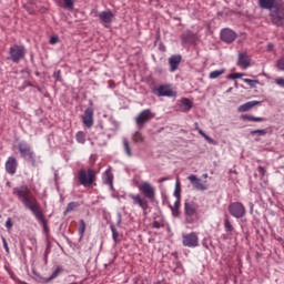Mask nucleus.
Returning <instances> with one entry per match:
<instances>
[{
	"label": "nucleus",
	"instance_id": "1",
	"mask_svg": "<svg viewBox=\"0 0 284 284\" xmlns=\"http://www.w3.org/2000/svg\"><path fill=\"white\" fill-rule=\"evenodd\" d=\"M13 196H17L18 201L22 203L26 210H29L36 220L42 225L43 232L45 234L50 233V227L48 226V220L45 219V214H43V210H41V204L37 200V196L32 194L30 187L28 185L16 186L12 189Z\"/></svg>",
	"mask_w": 284,
	"mask_h": 284
},
{
	"label": "nucleus",
	"instance_id": "2",
	"mask_svg": "<svg viewBox=\"0 0 284 284\" xmlns=\"http://www.w3.org/2000/svg\"><path fill=\"white\" fill-rule=\"evenodd\" d=\"M78 181L83 187H90L97 181V172L92 169H82L78 172Z\"/></svg>",
	"mask_w": 284,
	"mask_h": 284
},
{
	"label": "nucleus",
	"instance_id": "3",
	"mask_svg": "<svg viewBox=\"0 0 284 284\" xmlns=\"http://www.w3.org/2000/svg\"><path fill=\"white\" fill-rule=\"evenodd\" d=\"M9 59L13 63H19V61H22V59H26V47L14 44L9 50Z\"/></svg>",
	"mask_w": 284,
	"mask_h": 284
},
{
	"label": "nucleus",
	"instance_id": "4",
	"mask_svg": "<svg viewBox=\"0 0 284 284\" xmlns=\"http://www.w3.org/2000/svg\"><path fill=\"white\" fill-rule=\"evenodd\" d=\"M16 148L20 152L22 159H28V161L34 163V151H32L27 142H20Z\"/></svg>",
	"mask_w": 284,
	"mask_h": 284
},
{
	"label": "nucleus",
	"instance_id": "5",
	"mask_svg": "<svg viewBox=\"0 0 284 284\" xmlns=\"http://www.w3.org/2000/svg\"><path fill=\"white\" fill-rule=\"evenodd\" d=\"M229 212L234 219H243L245 216V205L240 202H233L229 205Z\"/></svg>",
	"mask_w": 284,
	"mask_h": 284
},
{
	"label": "nucleus",
	"instance_id": "6",
	"mask_svg": "<svg viewBox=\"0 0 284 284\" xmlns=\"http://www.w3.org/2000/svg\"><path fill=\"white\" fill-rule=\"evenodd\" d=\"M156 97H176V90L171 84H162L154 89Z\"/></svg>",
	"mask_w": 284,
	"mask_h": 284
},
{
	"label": "nucleus",
	"instance_id": "7",
	"mask_svg": "<svg viewBox=\"0 0 284 284\" xmlns=\"http://www.w3.org/2000/svg\"><path fill=\"white\" fill-rule=\"evenodd\" d=\"M182 245L184 247H199V234L196 232H191L182 236Z\"/></svg>",
	"mask_w": 284,
	"mask_h": 284
},
{
	"label": "nucleus",
	"instance_id": "8",
	"mask_svg": "<svg viewBox=\"0 0 284 284\" xmlns=\"http://www.w3.org/2000/svg\"><path fill=\"white\" fill-rule=\"evenodd\" d=\"M139 190L145 196V199H149V201H154V197L156 196V190H154V186H152L150 182H142L139 185Z\"/></svg>",
	"mask_w": 284,
	"mask_h": 284
},
{
	"label": "nucleus",
	"instance_id": "9",
	"mask_svg": "<svg viewBox=\"0 0 284 284\" xmlns=\"http://www.w3.org/2000/svg\"><path fill=\"white\" fill-rule=\"evenodd\" d=\"M151 119H154V113H152L150 109L142 111L135 119V123L139 130H142L143 125H145V123H148V121H150Z\"/></svg>",
	"mask_w": 284,
	"mask_h": 284
},
{
	"label": "nucleus",
	"instance_id": "10",
	"mask_svg": "<svg viewBox=\"0 0 284 284\" xmlns=\"http://www.w3.org/2000/svg\"><path fill=\"white\" fill-rule=\"evenodd\" d=\"M130 199L133 201V205H138L143 210V214L145 216L148 214V209L150 207L148 200L141 197L139 194H131Z\"/></svg>",
	"mask_w": 284,
	"mask_h": 284
},
{
	"label": "nucleus",
	"instance_id": "11",
	"mask_svg": "<svg viewBox=\"0 0 284 284\" xmlns=\"http://www.w3.org/2000/svg\"><path fill=\"white\" fill-rule=\"evenodd\" d=\"M7 174L14 176L17 174V168H19V162H17V158L9 156L4 164Z\"/></svg>",
	"mask_w": 284,
	"mask_h": 284
},
{
	"label": "nucleus",
	"instance_id": "12",
	"mask_svg": "<svg viewBox=\"0 0 284 284\" xmlns=\"http://www.w3.org/2000/svg\"><path fill=\"white\" fill-rule=\"evenodd\" d=\"M187 180L190 181L191 185H193L194 190H197L199 192H205V190H207V185L204 184L203 181L196 175L191 174L187 176Z\"/></svg>",
	"mask_w": 284,
	"mask_h": 284
},
{
	"label": "nucleus",
	"instance_id": "13",
	"mask_svg": "<svg viewBox=\"0 0 284 284\" xmlns=\"http://www.w3.org/2000/svg\"><path fill=\"white\" fill-rule=\"evenodd\" d=\"M237 65L242 70H247V68H250V65H252V58H250V55H247L246 52L239 53Z\"/></svg>",
	"mask_w": 284,
	"mask_h": 284
},
{
	"label": "nucleus",
	"instance_id": "14",
	"mask_svg": "<svg viewBox=\"0 0 284 284\" xmlns=\"http://www.w3.org/2000/svg\"><path fill=\"white\" fill-rule=\"evenodd\" d=\"M82 123L84 128H92L94 125V111H92V108H88L84 111V114L82 115Z\"/></svg>",
	"mask_w": 284,
	"mask_h": 284
},
{
	"label": "nucleus",
	"instance_id": "15",
	"mask_svg": "<svg viewBox=\"0 0 284 284\" xmlns=\"http://www.w3.org/2000/svg\"><path fill=\"white\" fill-rule=\"evenodd\" d=\"M98 17H99L101 23H103V26H105V28H108V26H110L111 22L114 21V13L110 10L101 11L100 13H98Z\"/></svg>",
	"mask_w": 284,
	"mask_h": 284
},
{
	"label": "nucleus",
	"instance_id": "16",
	"mask_svg": "<svg viewBox=\"0 0 284 284\" xmlns=\"http://www.w3.org/2000/svg\"><path fill=\"white\" fill-rule=\"evenodd\" d=\"M220 37L224 43H233V41H236V32H234L232 29H223Z\"/></svg>",
	"mask_w": 284,
	"mask_h": 284
},
{
	"label": "nucleus",
	"instance_id": "17",
	"mask_svg": "<svg viewBox=\"0 0 284 284\" xmlns=\"http://www.w3.org/2000/svg\"><path fill=\"white\" fill-rule=\"evenodd\" d=\"M271 18L275 26H283L284 12L281 9L271 10Z\"/></svg>",
	"mask_w": 284,
	"mask_h": 284
},
{
	"label": "nucleus",
	"instance_id": "18",
	"mask_svg": "<svg viewBox=\"0 0 284 284\" xmlns=\"http://www.w3.org/2000/svg\"><path fill=\"white\" fill-rule=\"evenodd\" d=\"M103 183L109 185L111 190L114 189V174H112V169H108L102 175Z\"/></svg>",
	"mask_w": 284,
	"mask_h": 284
},
{
	"label": "nucleus",
	"instance_id": "19",
	"mask_svg": "<svg viewBox=\"0 0 284 284\" xmlns=\"http://www.w3.org/2000/svg\"><path fill=\"white\" fill-rule=\"evenodd\" d=\"M181 55H172L171 58H169L171 72H176V70H179V65H181Z\"/></svg>",
	"mask_w": 284,
	"mask_h": 284
},
{
	"label": "nucleus",
	"instance_id": "20",
	"mask_svg": "<svg viewBox=\"0 0 284 284\" xmlns=\"http://www.w3.org/2000/svg\"><path fill=\"white\" fill-rule=\"evenodd\" d=\"M181 39L183 45H185L186 43H194L196 41V33L192 31H186L184 34H182Z\"/></svg>",
	"mask_w": 284,
	"mask_h": 284
},
{
	"label": "nucleus",
	"instance_id": "21",
	"mask_svg": "<svg viewBox=\"0 0 284 284\" xmlns=\"http://www.w3.org/2000/svg\"><path fill=\"white\" fill-rule=\"evenodd\" d=\"M258 3L263 10H274L276 0H258Z\"/></svg>",
	"mask_w": 284,
	"mask_h": 284
},
{
	"label": "nucleus",
	"instance_id": "22",
	"mask_svg": "<svg viewBox=\"0 0 284 284\" xmlns=\"http://www.w3.org/2000/svg\"><path fill=\"white\" fill-rule=\"evenodd\" d=\"M184 212L186 216H194L196 214V206L192 202H185Z\"/></svg>",
	"mask_w": 284,
	"mask_h": 284
},
{
	"label": "nucleus",
	"instance_id": "23",
	"mask_svg": "<svg viewBox=\"0 0 284 284\" xmlns=\"http://www.w3.org/2000/svg\"><path fill=\"white\" fill-rule=\"evenodd\" d=\"M242 121H255V122H263L265 121V118H257L250 114H242L241 115Z\"/></svg>",
	"mask_w": 284,
	"mask_h": 284
},
{
	"label": "nucleus",
	"instance_id": "24",
	"mask_svg": "<svg viewBox=\"0 0 284 284\" xmlns=\"http://www.w3.org/2000/svg\"><path fill=\"white\" fill-rule=\"evenodd\" d=\"M81 204H79V202H70L67 205V209L64 211V215L65 214H70V212H74V210H77V207H79Z\"/></svg>",
	"mask_w": 284,
	"mask_h": 284
},
{
	"label": "nucleus",
	"instance_id": "25",
	"mask_svg": "<svg viewBox=\"0 0 284 284\" xmlns=\"http://www.w3.org/2000/svg\"><path fill=\"white\" fill-rule=\"evenodd\" d=\"M85 221L80 220L79 221V227H78V234L80 236V239H83L84 234H85Z\"/></svg>",
	"mask_w": 284,
	"mask_h": 284
},
{
	"label": "nucleus",
	"instance_id": "26",
	"mask_svg": "<svg viewBox=\"0 0 284 284\" xmlns=\"http://www.w3.org/2000/svg\"><path fill=\"white\" fill-rule=\"evenodd\" d=\"M122 144H123V149L124 152L128 156H132V149L130 148V142L128 141V139H123L122 140Z\"/></svg>",
	"mask_w": 284,
	"mask_h": 284
},
{
	"label": "nucleus",
	"instance_id": "27",
	"mask_svg": "<svg viewBox=\"0 0 284 284\" xmlns=\"http://www.w3.org/2000/svg\"><path fill=\"white\" fill-rule=\"evenodd\" d=\"M225 72V69H220V70H215V71H212L210 74H209V79H219V77H222V74Z\"/></svg>",
	"mask_w": 284,
	"mask_h": 284
},
{
	"label": "nucleus",
	"instance_id": "28",
	"mask_svg": "<svg viewBox=\"0 0 284 284\" xmlns=\"http://www.w3.org/2000/svg\"><path fill=\"white\" fill-rule=\"evenodd\" d=\"M224 229H225V232L227 233L234 232V226L232 225V222H230L229 217L224 220Z\"/></svg>",
	"mask_w": 284,
	"mask_h": 284
},
{
	"label": "nucleus",
	"instance_id": "29",
	"mask_svg": "<svg viewBox=\"0 0 284 284\" xmlns=\"http://www.w3.org/2000/svg\"><path fill=\"white\" fill-rule=\"evenodd\" d=\"M133 143H143V134L136 131L132 136Z\"/></svg>",
	"mask_w": 284,
	"mask_h": 284
},
{
	"label": "nucleus",
	"instance_id": "30",
	"mask_svg": "<svg viewBox=\"0 0 284 284\" xmlns=\"http://www.w3.org/2000/svg\"><path fill=\"white\" fill-rule=\"evenodd\" d=\"M75 140L78 141V143H85V132L83 131H79L77 134H75Z\"/></svg>",
	"mask_w": 284,
	"mask_h": 284
},
{
	"label": "nucleus",
	"instance_id": "31",
	"mask_svg": "<svg viewBox=\"0 0 284 284\" xmlns=\"http://www.w3.org/2000/svg\"><path fill=\"white\" fill-rule=\"evenodd\" d=\"M179 207H181V200H176L174 205L171 207L174 216H179Z\"/></svg>",
	"mask_w": 284,
	"mask_h": 284
},
{
	"label": "nucleus",
	"instance_id": "32",
	"mask_svg": "<svg viewBox=\"0 0 284 284\" xmlns=\"http://www.w3.org/2000/svg\"><path fill=\"white\" fill-rule=\"evenodd\" d=\"M251 136H255L257 134L258 136H265L267 134V130L265 129H260V130H253L250 132Z\"/></svg>",
	"mask_w": 284,
	"mask_h": 284
},
{
	"label": "nucleus",
	"instance_id": "33",
	"mask_svg": "<svg viewBox=\"0 0 284 284\" xmlns=\"http://www.w3.org/2000/svg\"><path fill=\"white\" fill-rule=\"evenodd\" d=\"M61 272H63V268L61 266H58L53 273L51 274V276L48 278V281H54V278H57V276H59V274H61Z\"/></svg>",
	"mask_w": 284,
	"mask_h": 284
},
{
	"label": "nucleus",
	"instance_id": "34",
	"mask_svg": "<svg viewBox=\"0 0 284 284\" xmlns=\"http://www.w3.org/2000/svg\"><path fill=\"white\" fill-rule=\"evenodd\" d=\"M256 105H261V101L253 100L241 105V108H256Z\"/></svg>",
	"mask_w": 284,
	"mask_h": 284
},
{
	"label": "nucleus",
	"instance_id": "35",
	"mask_svg": "<svg viewBox=\"0 0 284 284\" xmlns=\"http://www.w3.org/2000/svg\"><path fill=\"white\" fill-rule=\"evenodd\" d=\"M180 102L182 108H192V100L187 98H183Z\"/></svg>",
	"mask_w": 284,
	"mask_h": 284
},
{
	"label": "nucleus",
	"instance_id": "36",
	"mask_svg": "<svg viewBox=\"0 0 284 284\" xmlns=\"http://www.w3.org/2000/svg\"><path fill=\"white\" fill-rule=\"evenodd\" d=\"M244 83H247V85H250V88H256V83H258V80H252V79H243Z\"/></svg>",
	"mask_w": 284,
	"mask_h": 284
},
{
	"label": "nucleus",
	"instance_id": "37",
	"mask_svg": "<svg viewBox=\"0 0 284 284\" xmlns=\"http://www.w3.org/2000/svg\"><path fill=\"white\" fill-rule=\"evenodd\" d=\"M276 68L277 70H280L281 72H284V58H281L276 61Z\"/></svg>",
	"mask_w": 284,
	"mask_h": 284
},
{
	"label": "nucleus",
	"instance_id": "38",
	"mask_svg": "<svg viewBox=\"0 0 284 284\" xmlns=\"http://www.w3.org/2000/svg\"><path fill=\"white\" fill-rule=\"evenodd\" d=\"M111 232H112V239L115 241V243L119 241V232L114 227V225H111Z\"/></svg>",
	"mask_w": 284,
	"mask_h": 284
},
{
	"label": "nucleus",
	"instance_id": "39",
	"mask_svg": "<svg viewBox=\"0 0 284 284\" xmlns=\"http://www.w3.org/2000/svg\"><path fill=\"white\" fill-rule=\"evenodd\" d=\"M242 77H245V73H231L226 78L227 79H241Z\"/></svg>",
	"mask_w": 284,
	"mask_h": 284
},
{
	"label": "nucleus",
	"instance_id": "40",
	"mask_svg": "<svg viewBox=\"0 0 284 284\" xmlns=\"http://www.w3.org/2000/svg\"><path fill=\"white\" fill-rule=\"evenodd\" d=\"M67 8H69V10H72L74 8V1L73 0H63Z\"/></svg>",
	"mask_w": 284,
	"mask_h": 284
},
{
	"label": "nucleus",
	"instance_id": "41",
	"mask_svg": "<svg viewBox=\"0 0 284 284\" xmlns=\"http://www.w3.org/2000/svg\"><path fill=\"white\" fill-rule=\"evenodd\" d=\"M2 245H3L7 254H10V247L8 246V241L6 240V237H2Z\"/></svg>",
	"mask_w": 284,
	"mask_h": 284
},
{
	"label": "nucleus",
	"instance_id": "42",
	"mask_svg": "<svg viewBox=\"0 0 284 284\" xmlns=\"http://www.w3.org/2000/svg\"><path fill=\"white\" fill-rule=\"evenodd\" d=\"M275 83L280 85V88H284V78H276Z\"/></svg>",
	"mask_w": 284,
	"mask_h": 284
},
{
	"label": "nucleus",
	"instance_id": "43",
	"mask_svg": "<svg viewBox=\"0 0 284 284\" xmlns=\"http://www.w3.org/2000/svg\"><path fill=\"white\" fill-rule=\"evenodd\" d=\"M51 45H54L55 43H59V36H52L50 38Z\"/></svg>",
	"mask_w": 284,
	"mask_h": 284
},
{
	"label": "nucleus",
	"instance_id": "44",
	"mask_svg": "<svg viewBox=\"0 0 284 284\" xmlns=\"http://www.w3.org/2000/svg\"><path fill=\"white\" fill-rule=\"evenodd\" d=\"M12 225H13V224H12V219L9 217V219L7 220V222H6V227H7V230H12Z\"/></svg>",
	"mask_w": 284,
	"mask_h": 284
},
{
	"label": "nucleus",
	"instance_id": "45",
	"mask_svg": "<svg viewBox=\"0 0 284 284\" xmlns=\"http://www.w3.org/2000/svg\"><path fill=\"white\" fill-rule=\"evenodd\" d=\"M155 230H161L163 227V224H161L159 221H154L152 225Z\"/></svg>",
	"mask_w": 284,
	"mask_h": 284
},
{
	"label": "nucleus",
	"instance_id": "46",
	"mask_svg": "<svg viewBox=\"0 0 284 284\" xmlns=\"http://www.w3.org/2000/svg\"><path fill=\"white\" fill-rule=\"evenodd\" d=\"M203 139H205L207 143H214V140H212V138H210L207 134H203Z\"/></svg>",
	"mask_w": 284,
	"mask_h": 284
},
{
	"label": "nucleus",
	"instance_id": "47",
	"mask_svg": "<svg viewBox=\"0 0 284 284\" xmlns=\"http://www.w3.org/2000/svg\"><path fill=\"white\" fill-rule=\"evenodd\" d=\"M203 139H205L207 143H214V140H212V138H210L207 134H203Z\"/></svg>",
	"mask_w": 284,
	"mask_h": 284
},
{
	"label": "nucleus",
	"instance_id": "48",
	"mask_svg": "<svg viewBox=\"0 0 284 284\" xmlns=\"http://www.w3.org/2000/svg\"><path fill=\"white\" fill-rule=\"evenodd\" d=\"M266 50H267L268 52H272V51L274 50V44L268 43L267 47H266Z\"/></svg>",
	"mask_w": 284,
	"mask_h": 284
},
{
	"label": "nucleus",
	"instance_id": "49",
	"mask_svg": "<svg viewBox=\"0 0 284 284\" xmlns=\"http://www.w3.org/2000/svg\"><path fill=\"white\" fill-rule=\"evenodd\" d=\"M257 171L260 172V174L264 175L265 174V168L263 166H258Z\"/></svg>",
	"mask_w": 284,
	"mask_h": 284
},
{
	"label": "nucleus",
	"instance_id": "50",
	"mask_svg": "<svg viewBox=\"0 0 284 284\" xmlns=\"http://www.w3.org/2000/svg\"><path fill=\"white\" fill-rule=\"evenodd\" d=\"M164 181H170V179H169V178H161V179L159 180V183H164Z\"/></svg>",
	"mask_w": 284,
	"mask_h": 284
},
{
	"label": "nucleus",
	"instance_id": "51",
	"mask_svg": "<svg viewBox=\"0 0 284 284\" xmlns=\"http://www.w3.org/2000/svg\"><path fill=\"white\" fill-rule=\"evenodd\" d=\"M247 110H250V108H240L239 112H247Z\"/></svg>",
	"mask_w": 284,
	"mask_h": 284
},
{
	"label": "nucleus",
	"instance_id": "52",
	"mask_svg": "<svg viewBox=\"0 0 284 284\" xmlns=\"http://www.w3.org/2000/svg\"><path fill=\"white\" fill-rule=\"evenodd\" d=\"M199 134H201V136H203V134H205V132H203V130H199Z\"/></svg>",
	"mask_w": 284,
	"mask_h": 284
},
{
	"label": "nucleus",
	"instance_id": "53",
	"mask_svg": "<svg viewBox=\"0 0 284 284\" xmlns=\"http://www.w3.org/2000/svg\"><path fill=\"white\" fill-rule=\"evenodd\" d=\"M203 176H204V179H207V173H205Z\"/></svg>",
	"mask_w": 284,
	"mask_h": 284
},
{
	"label": "nucleus",
	"instance_id": "54",
	"mask_svg": "<svg viewBox=\"0 0 284 284\" xmlns=\"http://www.w3.org/2000/svg\"><path fill=\"white\" fill-rule=\"evenodd\" d=\"M184 111H185V112H189V111H190V109H184Z\"/></svg>",
	"mask_w": 284,
	"mask_h": 284
},
{
	"label": "nucleus",
	"instance_id": "55",
	"mask_svg": "<svg viewBox=\"0 0 284 284\" xmlns=\"http://www.w3.org/2000/svg\"><path fill=\"white\" fill-rule=\"evenodd\" d=\"M175 196H179V193L175 191Z\"/></svg>",
	"mask_w": 284,
	"mask_h": 284
},
{
	"label": "nucleus",
	"instance_id": "56",
	"mask_svg": "<svg viewBox=\"0 0 284 284\" xmlns=\"http://www.w3.org/2000/svg\"><path fill=\"white\" fill-rule=\"evenodd\" d=\"M119 224L121 223V220H119V222H118Z\"/></svg>",
	"mask_w": 284,
	"mask_h": 284
}]
</instances>
